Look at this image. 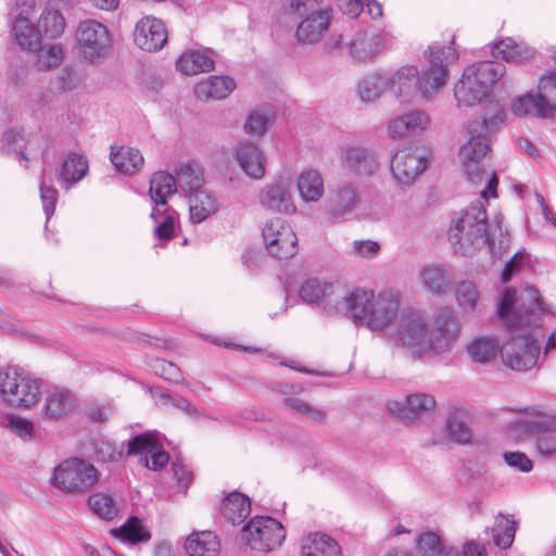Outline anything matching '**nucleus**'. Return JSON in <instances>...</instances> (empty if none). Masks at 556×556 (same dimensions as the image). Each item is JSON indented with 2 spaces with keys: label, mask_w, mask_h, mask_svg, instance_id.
I'll return each instance as SVG.
<instances>
[{
  "label": "nucleus",
  "mask_w": 556,
  "mask_h": 556,
  "mask_svg": "<svg viewBox=\"0 0 556 556\" xmlns=\"http://www.w3.org/2000/svg\"><path fill=\"white\" fill-rule=\"evenodd\" d=\"M493 55L498 56L506 62L522 63L534 55V50L522 49L511 38L503 39L493 47Z\"/></svg>",
  "instance_id": "79ce46f5"
},
{
  "label": "nucleus",
  "mask_w": 556,
  "mask_h": 556,
  "mask_svg": "<svg viewBox=\"0 0 556 556\" xmlns=\"http://www.w3.org/2000/svg\"><path fill=\"white\" fill-rule=\"evenodd\" d=\"M73 407V397L67 390L52 389L46 397L45 413L51 419L64 417Z\"/></svg>",
  "instance_id": "e433bc0d"
},
{
  "label": "nucleus",
  "mask_w": 556,
  "mask_h": 556,
  "mask_svg": "<svg viewBox=\"0 0 556 556\" xmlns=\"http://www.w3.org/2000/svg\"><path fill=\"white\" fill-rule=\"evenodd\" d=\"M429 66L419 72L420 96L425 99H431L445 86L448 79V66L457 60L458 54L452 47H441L432 43L428 48Z\"/></svg>",
  "instance_id": "6e6552de"
},
{
  "label": "nucleus",
  "mask_w": 556,
  "mask_h": 556,
  "mask_svg": "<svg viewBox=\"0 0 556 556\" xmlns=\"http://www.w3.org/2000/svg\"><path fill=\"white\" fill-rule=\"evenodd\" d=\"M153 369L156 375L168 381L178 382L181 380L180 369L172 362H167L165 359H156L154 362Z\"/></svg>",
  "instance_id": "680f3d73"
},
{
  "label": "nucleus",
  "mask_w": 556,
  "mask_h": 556,
  "mask_svg": "<svg viewBox=\"0 0 556 556\" xmlns=\"http://www.w3.org/2000/svg\"><path fill=\"white\" fill-rule=\"evenodd\" d=\"M505 71L503 63L492 61L467 66L454 86L458 106L471 108L488 100L494 84L504 76Z\"/></svg>",
  "instance_id": "423d86ee"
},
{
  "label": "nucleus",
  "mask_w": 556,
  "mask_h": 556,
  "mask_svg": "<svg viewBox=\"0 0 556 556\" xmlns=\"http://www.w3.org/2000/svg\"><path fill=\"white\" fill-rule=\"evenodd\" d=\"M111 533L124 543L136 544L150 540V532L142 526L137 517H130L122 527L113 529Z\"/></svg>",
  "instance_id": "37998d69"
},
{
  "label": "nucleus",
  "mask_w": 556,
  "mask_h": 556,
  "mask_svg": "<svg viewBox=\"0 0 556 556\" xmlns=\"http://www.w3.org/2000/svg\"><path fill=\"white\" fill-rule=\"evenodd\" d=\"M98 480L97 469L79 458L62 462L53 471L51 484L65 493H84Z\"/></svg>",
  "instance_id": "1a4fd4ad"
},
{
  "label": "nucleus",
  "mask_w": 556,
  "mask_h": 556,
  "mask_svg": "<svg viewBox=\"0 0 556 556\" xmlns=\"http://www.w3.org/2000/svg\"><path fill=\"white\" fill-rule=\"evenodd\" d=\"M39 191L45 214L47 219H49L55 211L58 190L53 187L52 179L48 175L46 168L42 169Z\"/></svg>",
  "instance_id": "8fccbe9b"
},
{
  "label": "nucleus",
  "mask_w": 556,
  "mask_h": 556,
  "mask_svg": "<svg viewBox=\"0 0 556 556\" xmlns=\"http://www.w3.org/2000/svg\"><path fill=\"white\" fill-rule=\"evenodd\" d=\"M88 505L94 514L103 519H113L117 515L116 503L108 494L97 493L91 495Z\"/></svg>",
  "instance_id": "603ef678"
},
{
  "label": "nucleus",
  "mask_w": 556,
  "mask_h": 556,
  "mask_svg": "<svg viewBox=\"0 0 556 556\" xmlns=\"http://www.w3.org/2000/svg\"><path fill=\"white\" fill-rule=\"evenodd\" d=\"M213 51L189 50L182 53L176 61V67L179 72L187 75H197L203 72L214 70Z\"/></svg>",
  "instance_id": "393cba45"
},
{
  "label": "nucleus",
  "mask_w": 556,
  "mask_h": 556,
  "mask_svg": "<svg viewBox=\"0 0 556 556\" xmlns=\"http://www.w3.org/2000/svg\"><path fill=\"white\" fill-rule=\"evenodd\" d=\"M251 511L249 497L239 492L230 493L222 503L220 514L231 525L241 523Z\"/></svg>",
  "instance_id": "c756f323"
},
{
  "label": "nucleus",
  "mask_w": 556,
  "mask_h": 556,
  "mask_svg": "<svg viewBox=\"0 0 556 556\" xmlns=\"http://www.w3.org/2000/svg\"><path fill=\"white\" fill-rule=\"evenodd\" d=\"M388 79L389 90L400 102H412L420 94L419 71L416 66H402L388 76Z\"/></svg>",
  "instance_id": "aec40b11"
},
{
  "label": "nucleus",
  "mask_w": 556,
  "mask_h": 556,
  "mask_svg": "<svg viewBox=\"0 0 556 556\" xmlns=\"http://www.w3.org/2000/svg\"><path fill=\"white\" fill-rule=\"evenodd\" d=\"M296 187L301 198L306 202H316L324 194V181L315 169H305L298 177Z\"/></svg>",
  "instance_id": "473e14b6"
},
{
  "label": "nucleus",
  "mask_w": 556,
  "mask_h": 556,
  "mask_svg": "<svg viewBox=\"0 0 556 556\" xmlns=\"http://www.w3.org/2000/svg\"><path fill=\"white\" fill-rule=\"evenodd\" d=\"M340 164L351 177L367 179L374 177L381 167L378 152L369 146L351 143L340 149Z\"/></svg>",
  "instance_id": "4468645a"
},
{
  "label": "nucleus",
  "mask_w": 556,
  "mask_h": 556,
  "mask_svg": "<svg viewBox=\"0 0 556 556\" xmlns=\"http://www.w3.org/2000/svg\"><path fill=\"white\" fill-rule=\"evenodd\" d=\"M236 88L232 78L222 76H211L198 83L194 87V94L200 100H220L225 99Z\"/></svg>",
  "instance_id": "b1692460"
},
{
  "label": "nucleus",
  "mask_w": 556,
  "mask_h": 556,
  "mask_svg": "<svg viewBox=\"0 0 556 556\" xmlns=\"http://www.w3.org/2000/svg\"><path fill=\"white\" fill-rule=\"evenodd\" d=\"M460 333V320L448 308L439 311L428 328L424 316L414 309L401 314L396 328V341L414 355L442 354L450 351Z\"/></svg>",
  "instance_id": "f03ea898"
},
{
  "label": "nucleus",
  "mask_w": 556,
  "mask_h": 556,
  "mask_svg": "<svg viewBox=\"0 0 556 556\" xmlns=\"http://www.w3.org/2000/svg\"><path fill=\"white\" fill-rule=\"evenodd\" d=\"M13 33L18 45L26 49H35L41 41L36 25L31 23L28 13L24 11H21L15 18Z\"/></svg>",
  "instance_id": "c9c22d12"
},
{
  "label": "nucleus",
  "mask_w": 556,
  "mask_h": 556,
  "mask_svg": "<svg viewBox=\"0 0 556 556\" xmlns=\"http://www.w3.org/2000/svg\"><path fill=\"white\" fill-rule=\"evenodd\" d=\"M429 165L425 148L407 146L399 149L391 157L390 170L401 187L412 186Z\"/></svg>",
  "instance_id": "f8f14e48"
},
{
  "label": "nucleus",
  "mask_w": 556,
  "mask_h": 556,
  "mask_svg": "<svg viewBox=\"0 0 556 556\" xmlns=\"http://www.w3.org/2000/svg\"><path fill=\"white\" fill-rule=\"evenodd\" d=\"M504 459L508 466L519 469L522 472H529L532 469V462L521 452H506Z\"/></svg>",
  "instance_id": "774afa93"
},
{
  "label": "nucleus",
  "mask_w": 556,
  "mask_h": 556,
  "mask_svg": "<svg viewBox=\"0 0 556 556\" xmlns=\"http://www.w3.org/2000/svg\"><path fill=\"white\" fill-rule=\"evenodd\" d=\"M177 186L190 193L202 190L203 176L198 167L184 164L176 170Z\"/></svg>",
  "instance_id": "49530a36"
},
{
  "label": "nucleus",
  "mask_w": 556,
  "mask_h": 556,
  "mask_svg": "<svg viewBox=\"0 0 556 556\" xmlns=\"http://www.w3.org/2000/svg\"><path fill=\"white\" fill-rule=\"evenodd\" d=\"M431 124L429 114L424 110H410L389 121L388 136L393 140L416 137L426 131Z\"/></svg>",
  "instance_id": "a211bd4d"
},
{
  "label": "nucleus",
  "mask_w": 556,
  "mask_h": 556,
  "mask_svg": "<svg viewBox=\"0 0 556 556\" xmlns=\"http://www.w3.org/2000/svg\"><path fill=\"white\" fill-rule=\"evenodd\" d=\"M168 454L159 445L148 457L140 458L139 462L149 469L160 470L168 463Z\"/></svg>",
  "instance_id": "338daca9"
},
{
  "label": "nucleus",
  "mask_w": 556,
  "mask_h": 556,
  "mask_svg": "<svg viewBox=\"0 0 556 556\" xmlns=\"http://www.w3.org/2000/svg\"><path fill=\"white\" fill-rule=\"evenodd\" d=\"M380 250V244L374 240H355L352 243V253L362 258H374Z\"/></svg>",
  "instance_id": "052dcab7"
},
{
  "label": "nucleus",
  "mask_w": 556,
  "mask_h": 556,
  "mask_svg": "<svg viewBox=\"0 0 556 556\" xmlns=\"http://www.w3.org/2000/svg\"><path fill=\"white\" fill-rule=\"evenodd\" d=\"M63 51L61 47L52 45L40 47L37 51V66L39 70L48 71L61 64Z\"/></svg>",
  "instance_id": "6e6d98bb"
},
{
  "label": "nucleus",
  "mask_w": 556,
  "mask_h": 556,
  "mask_svg": "<svg viewBox=\"0 0 556 556\" xmlns=\"http://www.w3.org/2000/svg\"><path fill=\"white\" fill-rule=\"evenodd\" d=\"M386 37L376 29H357L351 35H338L330 38L331 49L345 48L356 61H372L384 47Z\"/></svg>",
  "instance_id": "9b49d317"
},
{
  "label": "nucleus",
  "mask_w": 556,
  "mask_h": 556,
  "mask_svg": "<svg viewBox=\"0 0 556 556\" xmlns=\"http://www.w3.org/2000/svg\"><path fill=\"white\" fill-rule=\"evenodd\" d=\"M0 393L9 404L29 408L39 401L40 387L36 379L7 368L0 370Z\"/></svg>",
  "instance_id": "9d476101"
},
{
  "label": "nucleus",
  "mask_w": 556,
  "mask_h": 556,
  "mask_svg": "<svg viewBox=\"0 0 556 556\" xmlns=\"http://www.w3.org/2000/svg\"><path fill=\"white\" fill-rule=\"evenodd\" d=\"M58 87L64 91H70L78 87L80 78L74 67L66 66L60 71L56 78Z\"/></svg>",
  "instance_id": "e2e57ef3"
},
{
  "label": "nucleus",
  "mask_w": 556,
  "mask_h": 556,
  "mask_svg": "<svg viewBox=\"0 0 556 556\" xmlns=\"http://www.w3.org/2000/svg\"><path fill=\"white\" fill-rule=\"evenodd\" d=\"M321 2L323 0H289V8L299 16H304L314 11L327 9L321 5Z\"/></svg>",
  "instance_id": "69168bd1"
},
{
  "label": "nucleus",
  "mask_w": 556,
  "mask_h": 556,
  "mask_svg": "<svg viewBox=\"0 0 556 556\" xmlns=\"http://www.w3.org/2000/svg\"><path fill=\"white\" fill-rule=\"evenodd\" d=\"M185 548L190 556H217L220 543L213 532L201 531L188 536Z\"/></svg>",
  "instance_id": "bb28decb"
},
{
  "label": "nucleus",
  "mask_w": 556,
  "mask_h": 556,
  "mask_svg": "<svg viewBox=\"0 0 556 556\" xmlns=\"http://www.w3.org/2000/svg\"><path fill=\"white\" fill-rule=\"evenodd\" d=\"M399 406V414L405 419H415L419 415L431 412L435 407V400L432 395L426 393H415L407 395L403 403H394Z\"/></svg>",
  "instance_id": "7c9ffc66"
},
{
  "label": "nucleus",
  "mask_w": 556,
  "mask_h": 556,
  "mask_svg": "<svg viewBox=\"0 0 556 556\" xmlns=\"http://www.w3.org/2000/svg\"><path fill=\"white\" fill-rule=\"evenodd\" d=\"M87 172V160L83 155L73 153L64 160L59 179L66 185V188H70L73 184L81 180Z\"/></svg>",
  "instance_id": "4c0bfd02"
},
{
  "label": "nucleus",
  "mask_w": 556,
  "mask_h": 556,
  "mask_svg": "<svg viewBox=\"0 0 556 556\" xmlns=\"http://www.w3.org/2000/svg\"><path fill=\"white\" fill-rule=\"evenodd\" d=\"M505 113L498 110L490 118L478 117L468 126L469 140L460 147L459 159L465 173L473 184L485 182L481 198H495L498 184L494 172L485 167V156L490 150V136L504 123Z\"/></svg>",
  "instance_id": "7ed1b4c3"
},
{
  "label": "nucleus",
  "mask_w": 556,
  "mask_h": 556,
  "mask_svg": "<svg viewBox=\"0 0 556 556\" xmlns=\"http://www.w3.org/2000/svg\"><path fill=\"white\" fill-rule=\"evenodd\" d=\"M547 311L540 300L539 291L529 287L517 294L515 289H506L497 305L500 320L511 331L520 332L504 342L501 356L505 366L513 370L526 371L538 364L540 344L527 330L539 327L542 312Z\"/></svg>",
  "instance_id": "f257e3e1"
},
{
  "label": "nucleus",
  "mask_w": 556,
  "mask_h": 556,
  "mask_svg": "<svg viewBox=\"0 0 556 556\" xmlns=\"http://www.w3.org/2000/svg\"><path fill=\"white\" fill-rule=\"evenodd\" d=\"M110 159L119 173L129 175L137 173L144 163L141 152L130 147L112 148Z\"/></svg>",
  "instance_id": "c85d7f7f"
},
{
  "label": "nucleus",
  "mask_w": 556,
  "mask_h": 556,
  "mask_svg": "<svg viewBox=\"0 0 556 556\" xmlns=\"http://www.w3.org/2000/svg\"><path fill=\"white\" fill-rule=\"evenodd\" d=\"M300 556H342L341 547L327 534L315 532L302 540Z\"/></svg>",
  "instance_id": "5701e85b"
},
{
  "label": "nucleus",
  "mask_w": 556,
  "mask_h": 556,
  "mask_svg": "<svg viewBox=\"0 0 556 556\" xmlns=\"http://www.w3.org/2000/svg\"><path fill=\"white\" fill-rule=\"evenodd\" d=\"M447 240L454 252L462 255H472L486 245L494 251L486 210L480 200L452 219Z\"/></svg>",
  "instance_id": "39448f33"
},
{
  "label": "nucleus",
  "mask_w": 556,
  "mask_h": 556,
  "mask_svg": "<svg viewBox=\"0 0 556 556\" xmlns=\"http://www.w3.org/2000/svg\"><path fill=\"white\" fill-rule=\"evenodd\" d=\"M491 533L495 545L506 549L513 544L515 539V521L500 514L494 520Z\"/></svg>",
  "instance_id": "a18cd8bd"
},
{
  "label": "nucleus",
  "mask_w": 556,
  "mask_h": 556,
  "mask_svg": "<svg viewBox=\"0 0 556 556\" xmlns=\"http://www.w3.org/2000/svg\"><path fill=\"white\" fill-rule=\"evenodd\" d=\"M417 546L422 556H444L445 547L440 536L433 532H426L418 536Z\"/></svg>",
  "instance_id": "5fc2aeb1"
},
{
  "label": "nucleus",
  "mask_w": 556,
  "mask_h": 556,
  "mask_svg": "<svg viewBox=\"0 0 556 556\" xmlns=\"http://www.w3.org/2000/svg\"><path fill=\"white\" fill-rule=\"evenodd\" d=\"M283 404L298 413L306 414L315 421H323L325 418V412L321 408L311 406L308 403L298 397H285Z\"/></svg>",
  "instance_id": "13d9d810"
},
{
  "label": "nucleus",
  "mask_w": 556,
  "mask_h": 556,
  "mask_svg": "<svg viewBox=\"0 0 556 556\" xmlns=\"http://www.w3.org/2000/svg\"><path fill=\"white\" fill-rule=\"evenodd\" d=\"M190 218L193 223H201L217 211L215 197L202 189L189 194Z\"/></svg>",
  "instance_id": "72a5a7b5"
},
{
  "label": "nucleus",
  "mask_w": 556,
  "mask_h": 556,
  "mask_svg": "<svg viewBox=\"0 0 556 556\" xmlns=\"http://www.w3.org/2000/svg\"><path fill=\"white\" fill-rule=\"evenodd\" d=\"M65 26L66 22L62 13L52 8H46L36 24L40 40H52L60 37L64 33Z\"/></svg>",
  "instance_id": "cd10ccee"
},
{
  "label": "nucleus",
  "mask_w": 556,
  "mask_h": 556,
  "mask_svg": "<svg viewBox=\"0 0 556 556\" xmlns=\"http://www.w3.org/2000/svg\"><path fill=\"white\" fill-rule=\"evenodd\" d=\"M94 453L98 460L101 462H115L122 457V453L115 447L114 444L108 441H98L94 444Z\"/></svg>",
  "instance_id": "0e129e2a"
},
{
  "label": "nucleus",
  "mask_w": 556,
  "mask_h": 556,
  "mask_svg": "<svg viewBox=\"0 0 556 556\" xmlns=\"http://www.w3.org/2000/svg\"><path fill=\"white\" fill-rule=\"evenodd\" d=\"M511 111L517 116L536 115L545 116L539 103L538 96L526 94L518 98L511 105Z\"/></svg>",
  "instance_id": "4d7b16f0"
},
{
  "label": "nucleus",
  "mask_w": 556,
  "mask_h": 556,
  "mask_svg": "<svg viewBox=\"0 0 556 556\" xmlns=\"http://www.w3.org/2000/svg\"><path fill=\"white\" fill-rule=\"evenodd\" d=\"M242 539L254 551L270 552L286 539L282 525L271 517H255L242 529Z\"/></svg>",
  "instance_id": "ddd939ff"
},
{
  "label": "nucleus",
  "mask_w": 556,
  "mask_h": 556,
  "mask_svg": "<svg viewBox=\"0 0 556 556\" xmlns=\"http://www.w3.org/2000/svg\"><path fill=\"white\" fill-rule=\"evenodd\" d=\"M300 17L301 22L295 29V37L301 43L312 45L320 41L328 31L331 11L329 9L317 10Z\"/></svg>",
  "instance_id": "412c9836"
},
{
  "label": "nucleus",
  "mask_w": 556,
  "mask_h": 556,
  "mask_svg": "<svg viewBox=\"0 0 556 556\" xmlns=\"http://www.w3.org/2000/svg\"><path fill=\"white\" fill-rule=\"evenodd\" d=\"M242 170L253 179H261L266 172V156L255 142L240 141L233 152Z\"/></svg>",
  "instance_id": "4be33fe9"
},
{
  "label": "nucleus",
  "mask_w": 556,
  "mask_h": 556,
  "mask_svg": "<svg viewBox=\"0 0 556 556\" xmlns=\"http://www.w3.org/2000/svg\"><path fill=\"white\" fill-rule=\"evenodd\" d=\"M539 103L544 115L556 111V76L542 78L538 87Z\"/></svg>",
  "instance_id": "09e8293b"
},
{
  "label": "nucleus",
  "mask_w": 556,
  "mask_h": 556,
  "mask_svg": "<svg viewBox=\"0 0 556 556\" xmlns=\"http://www.w3.org/2000/svg\"><path fill=\"white\" fill-rule=\"evenodd\" d=\"M112 35L109 28L97 20L81 21L76 29V50L79 58L89 64H102L110 55Z\"/></svg>",
  "instance_id": "0eeeda50"
},
{
  "label": "nucleus",
  "mask_w": 556,
  "mask_h": 556,
  "mask_svg": "<svg viewBox=\"0 0 556 556\" xmlns=\"http://www.w3.org/2000/svg\"><path fill=\"white\" fill-rule=\"evenodd\" d=\"M467 351L473 362L486 364L496 357L501 349L495 338L484 336L476 338L467 346Z\"/></svg>",
  "instance_id": "58836bf2"
},
{
  "label": "nucleus",
  "mask_w": 556,
  "mask_h": 556,
  "mask_svg": "<svg viewBox=\"0 0 556 556\" xmlns=\"http://www.w3.org/2000/svg\"><path fill=\"white\" fill-rule=\"evenodd\" d=\"M268 253L280 260L295 255L298 238L292 228L282 218L269 219L262 231Z\"/></svg>",
  "instance_id": "2eb2a0df"
},
{
  "label": "nucleus",
  "mask_w": 556,
  "mask_h": 556,
  "mask_svg": "<svg viewBox=\"0 0 556 556\" xmlns=\"http://www.w3.org/2000/svg\"><path fill=\"white\" fill-rule=\"evenodd\" d=\"M159 442L150 433L138 434L128 442V455H136L140 458L148 457L156 446Z\"/></svg>",
  "instance_id": "864d4df0"
},
{
  "label": "nucleus",
  "mask_w": 556,
  "mask_h": 556,
  "mask_svg": "<svg viewBox=\"0 0 556 556\" xmlns=\"http://www.w3.org/2000/svg\"><path fill=\"white\" fill-rule=\"evenodd\" d=\"M419 277L424 287L434 294H442L451 289V274L442 265L431 264L425 266L420 270Z\"/></svg>",
  "instance_id": "a878e982"
},
{
  "label": "nucleus",
  "mask_w": 556,
  "mask_h": 556,
  "mask_svg": "<svg viewBox=\"0 0 556 556\" xmlns=\"http://www.w3.org/2000/svg\"><path fill=\"white\" fill-rule=\"evenodd\" d=\"M176 177L159 172L155 173L150 180V197L155 204L165 205L166 198L176 191Z\"/></svg>",
  "instance_id": "ea45409f"
},
{
  "label": "nucleus",
  "mask_w": 556,
  "mask_h": 556,
  "mask_svg": "<svg viewBox=\"0 0 556 556\" xmlns=\"http://www.w3.org/2000/svg\"><path fill=\"white\" fill-rule=\"evenodd\" d=\"M135 45L148 52L160 51L167 42V29L164 22L151 15L140 18L132 33Z\"/></svg>",
  "instance_id": "dca6fc26"
},
{
  "label": "nucleus",
  "mask_w": 556,
  "mask_h": 556,
  "mask_svg": "<svg viewBox=\"0 0 556 556\" xmlns=\"http://www.w3.org/2000/svg\"><path fill=\"white\" fill-rule=\"evenodd\" d=\"M553 419L551 429H540L535 438V448L538 454L543 457L556 456V418Z\"/></svg>",
  "instance_id": "3c124183"
},
{
  "label": "nucleus",
  "mask_w": 556,
  "mask_h": 556,
  "mask_svg": "<svg viewBox=\"0 0 556 556\" xmlns=\"http://www.w3.org/2000/svg\"><path fill=\"white\" fill-rule=\"evenodd\" d=\"M389 79L386 74L369 73L357 83V93L365 102H372L380 98L389 88Z\"/></svg>",
  "instance_id": "f704fd0d"
},
{
  "label": "nucleus",
  "mask_w": 556,
  "mask_h": 556,
  "mask_svg": "<svg viewBox=\"0 0 556 556\" xmlns=\"http://www.w3.org/2000/svg\"><path fill=\"white\" fill-rule=\"evenodd\" d=\"M333 293V285L317 278L306 279L300 289V296L307 303H320Z\"/></svg>",
  "instance_id": "c03bdc74"
},
{
  "label": "nucleus",
  "mask_w": 556,
  "mask_h": 556,
  "mask_svg": "<svg viewBox=\"0 0 556 556\" xmlns=\"http://www.w3.org/2000/svg\"><path fill=\"white\" fill-rule=\"evenodd\" d=\"M553 419L547 416L519 419L508 426L507 435L516 441H522L539 433L540 429H551Z\"/></svg>",
  "instance_id": "2f4dec72"
},
{
  "label": "nucleus",
  "mask_w": 556,
  "mask_h": 556,
  "mask_svg": "<svg viewBox=\"0 0 556 556\" xmlns=\"http://www.w3.org/2000/svg\"><path fill=\"white\" fill-rule=\"evenodd\" d=\"M290 178L280 175L273 182L267 184L260 193L263 206L279 213L292 214L296 211L290 193Z\"/></svg>",
  "instance_id": "6ab92c4d"
},
{
  "label": "nucleus",
  "mask_w": 556,
  "mask_h": 556,
  "mask_svg": "<svg viewBox=\"0 0 556 556\" xmlns=\"http://www.w3.org/2000/svg\"><path fill=\"white\" fill-rule=\"evenodd\" d=\"M455 298L458 306L465 313H475L481 303V293L473 281H462L455 289Z\"/></svg>",
  "instance_id": "a19ab883"
},
{
  "label": "nucleus",
  "mask_w": 556,
  "mask_h": 556,
  "mask_svg": "<svg viewBox=\"0 0 556 556\" xmlns=\"http://www.w3.org/2000/svg\"><path fill=\"white\" fill-rule=\"evenodd\" d=\"M400 294L392 290L374 293L355 289L346 292L334 305V311L345 315L355 325H365L372 331L388 328L400 313Z\"/></svg>",
  "instance_id": "20e7f679"
},
{
  "label": "nucleus",
  "mask_w": 556,
  "mask_h": 556,
  "mask_svg": "<svg viewBox=\"0 0 556 556\" xmlns=\"http://www.w3.org/2000/svg\"><path fill=\"white\" fill-rule=\"evenodd\" d=\"M445 428L448 437L459 444H468L472 439V430L464 417L457 413H451L446 419Z\"/></svg>",
  "instance_id": "de8ad7c7"
},
{
  "label": "nucleus",
  "mask_w": 556,
  "mask_h": 556,
  "mask_svg": "<svg viewBox=\"0 0 556 556\" xmlns=\"http://www.w3.org/2000/svg\"><path fill=\"white\" fill-rule=\"evenodd\" d=\"M359 202L357 186L351 181H344L329 191L327 199V212L334 222L348 219Z\"/></svg>",
  "instance_id": "f3484780"
},
{
  "label": "nucleus",
  "mask_w": 556,
  "mask_h": 556,
  "mask_svg": "<svg viewBox=\"0 0 556 556\" xmlns=\"http://www.w3.org/2000/svg\"><path fill=\"white\" fill-rule=\"evenodd\" d=\"M268 128V118L265 114L260 112H252L248 115L243 129L244 131L253 137L263 136Z\"/></svg>",
  "instance_id": "bf43d9fd"
}]
</instances>
